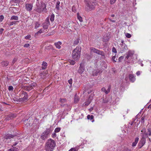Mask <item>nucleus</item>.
Returning <instances> with one entry per match:
<instances>
[{
    "mask_svg": "<svg viewBox=\"0 0 151 151\" xmlns=\"http://www.w3.org/2000/svg\"><path fill=\"white\" fill-rule=\"evenodd\" d=\"M33 5L31 4H25V9L27 11H30L32 9Z\"/></svg>",
    "mask_w": 151,
    "mask_h": 151,
    "instance_id": "nucleus-11",
    "label": "nucleus"
},
{
    "mask_svg": "<svg viewBox=\"0 0 151 151\" xmlns=\"http://www.w3.org/2000/svg\"><path fill=\"white\" fill-rule=\"evenodd\" d=\"M122 44L119 48V50L120 52L122 53L125 52L127 49V47L126 45L123 43V41H122Z\"/></svg>",
    "mask_w": 151,
    "mask_h": 151,
    "instance_id": "nucleus-7",
    "label": "nucleus"
},
{
    "mask_svg": "<svg viewBox=\"0 0 151 151\" xmlns=\"http://www.w3.org/2000/svg\"><path fill=\"white\" fill-rule=\"evenodd\" d=\"M16 60H16V59H14L13 60V61H12L13 63H15V62L16 61Z\"/></svg>",
    "mask_w": 151,
    "mask_h": 151,
    "instance_id": "nucleus-64",
    "label": "nucleus"
},
{
    "mask_svg": "<svg viewBox=\"0 0 151 151\" xmlns=\"http://www.w3.org/2000/svg\"><path fill=\"white\" fill-rule=\"evenodd\" d=\"M45 75V73L43 72L42 73H41L40 74V76H41V78H44V76Z\"/></svg>",
    "mask_w": 151,
    "mask_h": 151,
    "instance_id": "nucleus-40",
    "label": "nucleus"
},
{
    "mask_svg": "<svg viewBox=\"0 0 151 151\" xmlns=\"http://www.w3.org/2000/svg\"><path fill=\"white\" fill-rule=\"evenodd\" d=\"M16 22H15V21L11 22H10L9 25L10 26L12 25L13 24H15V23Z\"/></svg>",
    "mask_w": 151,
    "mask_h": 151,
    "instance_id": "nucleus-54",
    "label": "nucleus"
},
{
    "mask_svg": "<svg viewBox=\"0 0 151 151\" xmlns=\"http://www.w3.org/2000/svg\"><path fill=\"white\" fill-rule=\"evenodd\" d=\"M91 2L92 5L93 6V7L95 8L97 4L96 1L95 0H93Z\"/></svg>",
    "mask_w": 151,
    "mask_h": 151,
    "instance_id": "nucleus-27",
    "label": "nucleus"
},
{
    "mask_svg": "<svg viewBox=\"0 0 151 151\" xmlns=\"http://www.w3.org/2000/svg\"><path fill=\"white\" fill-rule=\"evenodd\" d=\"M70 64L74 65L75 64V62L73 60H70Z\"/></svg>",
    "mask_w": 151,
    "mask_h": 151,
    "instance_id": "nucleus-41",
    "label": "nucleus"
},
{
    "mask_svg": "<svg viewBox=\"0 0 151 151\" xmlns=\"http://www.w3.org/2000/svg\"><path fill=\"white\" fill-rule=\"evenodd\" d=\"M79 100L78 97L75 96L74 99V102L75 103H77Z\"/></svg>",
    "mask_w": 151,
    "mask_h": 151,
    "instance_id": "nucleus-34",
    "label": "nucleus"
},
{
    "mask_svg": "<svg viewBox=\"0 0 151 151\" xmlns=\"http://www.w3.org/2000/svg\"><path fill=\"white\" fill-rule=\"evenodd\" d=\"M10 19L11 20H18V17L17 16H13L11 17V18H10Z\"/></svg>",
    "mask_w": 151,
    "mask_h": 151,
    "instance_id": "nucleus-32",
    "label": "nucleus"
},
{
    "mask_svg": "<svg viewBox=\"0 0 151 151\" xmlns=\"http://www.w3.org/2000/svg\"><path fill=\"white\" fill-rule=\"evenodd\" d=\"M90 49L91 52H93L102 56H104V52L102 51L99 50L93 47H91Z\"/></svg>",
    "mask_w": 151,
    "mask_h": 151,
    "instance_id": "nucleus-5",
    "label": "nucleus"
},
{
    "mask_svg": "<svg viewBox=\"0 0 151 151\" xmlns=\"http://www.w3.org/2000/svg\"><path fill=\"white\" fill-rule=\"evenodd\" d=\"M112 51L113 52H114L115 53H116V49L114 47H113L112 48Z\"/></svg>",
    "mask_w": 151,
    "mask_h": 151,
    "instance_id": "nucleus-51",
    "label": "nucleus"
},
{
    "mask_svg": "<svg viewBox=\"0 0 151 151\" xmlns=\"http://www.w3.org/2000/svg\"><path fill=\"white\" fill-rule=\"evenodd\" d=\"M139 138L137 137L135 138L134 142H133L132 143V145L133 147H134L136 146L139 141Z\"/></svg>",
    "mask_w": 151,
    "mask_h": 151,
    "instance_id": "nucleus-23",
    "label": "nucleus"
},
{
    "mask_svg": "<svg viewBox=\"0 0 151 151\" xmlns=\"http://www.w3.org/2000/svg\"><path fill=\"white\" fill-rule=\"evenodd\" d=\"M24 90L28 91H30L32 89V87H31L30 85H28L27 86H25L24 87Z\"/></svg>",
    "mask_w": 151,
    "mask_h": 151,
    "instance_id": "nucleus-22",
    "label": "nucleus"
},
{
    "mask_svg": "<svg viewBox=\"0 0 151 151\" xmlns=\"http://www.w3.org/2000/svg\"><path fill=\"white\" fill-rule=\"evenodd\" d=\"M60 2L59 1H57L56 5L55 8L58 10H59L60 8Z\"/></svg>",
    "mask_w": 151,
    "mask_h": 151,
    "instance_id": "nucleus-28",
    "label": "nucleus"
},
{
    "mask_svg": "<svg viewBox=\"0 0 151 151\" xmlns=\"http://www.w3.org/2000/svg\"><path fill=\"white\" fill-rule=\"evenodd\" d=\"M133 52L131 50L128 51L126 53L127 55L125 57L126 58L128 59L129 57L133 55Z\"/></svg>",
    "mask_w": 151,
    "mask_h": 151,
    "instance_id": "nucleus-14",
    "label": "nucleus"
},
{
    "mask_svg": "<svg viewBox=\"0 0 151 151\" xmlns=\"http://www.w3.org/2000/svg\"><path fill=\"white\" fill-rule=\"evenodd\" d=\"M141 132L142 133L141 134V136L142 139H145L146 137H148V134L147 132H146L145 128H143Z\"/></svg>",
    "mask_w": 151,
    "mask_h": 151,
    "instance_id": "nucleus-9",
    "label": "nucleus"
},
{
    "mask_svg": "<svg viewBox=\"0 0 151 151\" xmlns=\"http://www.w3.org/2000/svg\"><path fill=\"white\" fill-rule=\"evenodd\" d=\"M45 32V31L44 30H42V29H41L39 31H38L37 32V33H36L35 34V36L37 35L38 34H40L41 33H43Z\"/></svg>",
    "mask_w": 151,
    "mask_h": 151,
    "instance_id": "nucleus-31",
    "label": "nucleus"
},
{
    "mask_svg": "<svg viewBox=\"0 0 151 151\" xmlns=\"http://www.w3.org/2000/svg\"><path fill=\"white\" fill-rule=\"evenodd\" d=\"M29 46V44H26L24 45V47H27Z\"/></svg>",
    "mask_w": 151,
    "mask_h": 151,
    "instance_id": "nucleus-55",
    "label": "nucleus"
},
{
    "mask_svg": "<svg viewBox=\"0 0 151 151\" xmlns=\"http://www.w3.org/2000/svg\"><path fill=\"white\" fill-rule=\"evenodd\" d=\"M52 131L50 128L47 129L46 130L43 132L41 136V138L43 140H45L49 137Z\"/></svg>",
    "mask_w": 151,
    "mask_h": 151,
    "instance_id": "nucleus-4",
    "label": "nucleus"
},
{
    "mask_svg": "<svg viewBox=\"0 0 151 151\" xmlns=\"http://www.w3.org/2000/svg\"><path fill=\"white\" fill-rule=\"evenodd\" d=\"M92 99V98H91L90 97H89L88 100L85 103V105H88L89 104L91 103V100Z\"/></svg>",
    "mask_w": 151,
    "mask_h": 151,
    "instance_id": "nucleus-25",
    "label": "nucleus"
},
{
    "mask_svg": "<svg viewBox=\"0 0 151 151\" xmlns=\"http://www.w3.org/2000/svg\"><path fill=\"white\" fill-rule=\"evenodd\" d=\"M30 35H28L26 36L25 37V38L26 40H30V38H31Z\"/></svg>",
    "mask_w": 151,
    "mask_h": 151,
    "instance_id": "nucleus-42",
    "label": "nucleus"
},
{
    "mask_svg": "<svg viewBox=\"0 0 151 151\" xmlns=\"http://www.w3.org/2000/svg\"><path fill=\"white\" fill-rule=\"evenodd\" d=\"M4 18V17L3 15H1L0 16V21H2L3 20Z\"/></svg>",
    "mask_w": 151,
    "mask_h": 151,
    "instance_id": "nucleus-52",
    "label": "nucleus"
},
{
    "mask_svg": "<svg viewBox=\"0 0 151 151\" xmlns=\"http://www.w3.org/2000/svg\"><path fill=\"white\" fill-rule=\"evenodd\" d=\"M42 68L43 70L45 69L47 66V63L45 62H43L42 64Z\"/></svg>",
    "mask_w": 151,
    "mask_h": 151,
    "instance_id": "nucleus-21",
    "label": "nucleus"
},
{
    "mask_svg": "<svg viewBox=\"0 0 151 151\" xmlns=\"http://www.w3.org/2000/svg\"><path fill=\"white\" fill-rule=\"evenodd\" d=\"M77 18L79 21L81 22L83 21V19L82 17L80 15L79 13H78L77 14Z\"/></svg>",
    "mask_w": 151,
    "mask_h": 151,
    "instance_id": "nucleus-29",
    "label": "nucleus"
},
{
    "mask_svg": "<svg viewBox=\"0 0 151 151\" xmlns=\"http://www.w3.org/2000/svg\"><path fill=\"white\" fill-rule=\"evenodd\" d=\"M17 144L18 143L17 142H16L14 144H13V145H12L13 148H12L8 150V151H17L18 150V148L14 147L16 146Z\"/></svg>",
    "mask_w": 151,
    "mask_h": 151,
    "instance_id": "nucleus-13",
    "label": "nucleus"
},
{
    "mask_svg": "<svg viewBox=\"0 0 151 151\" xmlns=\"http://www.w3.org/2000/svg\"><path fill=\"white\" fill-rule=\"evenodd\" d=\"M28 97L27 93L26 92H24V96L21 99V100L23 101H25L28 98Z\"/></svg>",
    "mask_w": 151,
    "mask_h": 151,
    "instance_id": "nucleus-20",
    "label": "nucleus"
},
{
    "mask_svg": "<svg viewBox=\"0 0 151 151\" xmlns=\"http://www.w3.org/2000/svg\"><path fill=\"white\" fill-rule=\"evenodd\" d=\"M115 58H116V57H115V56H113L112 57V60L114 61V62H116V61L115 60Z\"/></svg>",
    "mask_w": 151,
    "mask_h": 151,
    "instance_id": "nucleus-56",
    "label": "nucleus"
},
{
    "mask_svg": "<svg viewBox=\"0 0 151 151\" xmlns=\"http://www.w3.org/2000/svg\"><path fill=\"white\" fill-rule=\"evenodd\" d=\"M56 145L55 141L51 139H48L45 145V149L46 151L53 150Z\"/></svg>",
    "mask_w": 151,
    "mask_h": 151,
    "instance_id": "nucleus-2",
    "label": "nucleus"
},
{
    "mask_svg": "<svg viewBox=\"0 0 151 151\" xmlns=\"http://www.w3.org/2000/svg\"><path fill=\"white\" fill-rule=\"evenodd\" d=\"M101 90L102 91L104 92L106 94V91H106V89L104 87H103L101 89Z\"/></svg>",
    "mask_w": 151,
    "mask_h": 151,
    "instance_id": "nucleus-50",
    "label": "nucleus"
},
{
    "mask_svg": "<svg viewBox=\"0 0 151 151\" xmlns=\"http://www.w3.org/2000/svg\"><path fill=\"white\" fill-rule=\"evenodd\" d=\"M1 64L3 67H6L8 65L9 62L7 61H4L2 62Z\"/></svg>",
    "mask_w": 151,
    "mask_h": 151,
    "instance_id": "nucleus-26",
    "label": "nucleus"
},
{
    "mask_svg": "<svg viewBox=\"0 0 151 151\" xmlns=\"http://www.w3.org/2000/svg\"><path fill=\"white\" fill-rule=\"evenodd\" d=\"M100 72L101 73V71H100L99 70H94L92 72V75L93 76H96Z\"/></svg>",
    "mask_w": 151,
    "mask_h": 151,
    "instance_id": "nucleus-19",
    "label": "nucleus"
},
{
    "mask_svg": "<svg viewBox=\"0 0 151 151\" xmlns=\"http://www.w3.org/2000/svg\"><path fill=\"white\" fill-rule=\"evenodd\" d=\"M36 6L35 10L38 13L45 12L46 10V5L41 0H37Z\"/></svg>",
    "mask_w": 151,
    "mask_h": 151,
    "instance_id": "nucleus-1",
    "label": "nucleus"
},
{
    "mask_svg": "<svg viewBox=\"0 0 151 151\" xmlns=\"http://www.w3.org/2000/svg\"><path fill=\"white\" fill-rule=\"evenodd\" d=\"M55 132L53 133L52 134V136L53 137H55L56 136V134L55 133Z\"/></svg>",
    "mask_w": 151,
    "mask_h": 151,
    "instance_id": "nucleus-60",
    "label": "nucleus"
},
{
    "mask_svg": "<svg viewBox=\"0 0 151 151\" xmlns=\"http://www.w3.org/2000/svg\"><path fill=\"white\" fill-rule=\"evenodd\" d=\"M54 14H52L50 18V20L52 22L54 20Z\"/></svg>",
    "mask_w": 151,
    "mask_h": 151,
    "instance_id": "nucleus-38",
    "label": "nucleus"
},
{
    "mask_svg": "<svg viewBox=\"0 0 151 151\" xmlns=\"http://www.w3.org/2000/svg\"><path fill=\"white\" fill-rule=\"evenodd\" d=\"M69 151H76V150H75V149L72 148L70 149V150H69Z\"/></svg>",
    "mask_w": 151,
    "mask_h": 151,
    "instance_id": "nucleus-62",
    "label": "nucleus"
},
{
    "mask_svg": "<svg viewBox=\"0 0 151 151\" xmlns=\"http://www.w3.org/2000/svg\"><path fill=\"white\" fill-rule=\"evenodd\" d=\"M87 118L88 119H90V120H91L93 119V115H88L87 116Z\"/></svg>",
    "mask_w": 151,
    "mask_h": 151,
    "instance_id": "nucleus-36",
    "label": "nucleus"
},
{
    "mask_svg": "<svg viewBox=\"0 0 151 151\" xmlns=\"http://www.w3.org/2000/svg\"><path fill=\"white\" fill-rule=\"evenodd\" d=\"M91 4V1L88 2L87 3L85 8V9L86 11L89 12L94 9L95 8L93 7V6Z\"/></svg>",
    "mask_w": 151,
    "mask_h": 151,
    "instance_id": "nucleus-8",
    "label": "nucleus"
},
{
    "mask_svg": "<svg viewBox=\"0 0 151 151\" xmlns=\"http://www.w3.org/2000/svg\"><path fill=\"white\" fill-rule=\"evenodd\" d=\"M110 87L109 86L108 87L107 90H106V94H107L110 91Z\"/></svg>",
    "mask_w": 151,
    "mask_h": 151,
    "instance_id": "nucleus-47",
    "label": "nucleus"
},
{
    "mask_svg": "<svg viewBox=\"0 0 151 151\" xmlns=\"http://www.w3.org/2000/svg\"><path fill=\"white\" fill-rule=\"evenodd\" d=\"M85 70V69L84 68V67L83 66V65L82 64H81L80 67L78 70V73H79L81 74Z\"/></svg>",
    "mask_w": 151,
    "mask_h": 151,
    "instance_id": "nucleus-12",
    "label": "nucleus"
},
{
    "mask_svg": "<svg viewBox=\"0 0 151 151\" xmlns=\"http://www.w3.org/2000/svg\"><path fill=\"white\" fill-rule=\"evenodd\" d=\"M145 139H142L141 141L139 142V148H141L142 146H143L145 143Z\"/></svg>",
    "mask_w": 151,
    "mask_h": 151,
    "instance_id": "nucleus-15",
    "label": "nucleus"
},
{
    "mask_svg": "<svg viewBox=\"0 0 151 151\" xmlns=\"http://www.w3.org/2000/svg\"><path fill=\"white\" fill-rule=\"evenodd\" d=\"M3 30H4L3 29L1 28L0 29V34H2Z\"/></svg>",
    "mask_w": 151,
    "mask_h": 151,
    "instance_id": "nucleus-59",
    "label": "nucleus"
},
{
    "mask_svg": "<svg viewBox=\"0 0 151 151\" xmlns=\"http://www.w3.org/2000/svg\"><path fill=\"white\" fill-rule=\"evenodd\" d=\"M145 119V116H143L142 117L141 119V122L142 123H144V119Z\"/></svg>",
    "mask_w": 151,
    "mask_h": 151,
    "instance_id": "nucleus-46",
    "label": "nucleus"
},
{
    "mask_svg": "<svg viewBox=\"0 0 151 151\" xmlns=\"http://www.w3.org/2000/svg\"><path fill=\"white\" fill-rule=\"evenodd\" d=\"M66 101V100L65 99H60V102L61 103H65Z\"/></svg>",
    "mask_w": 151,
    "mask_h": 151,
    "instance_id": "nucleus-35",
    "label": "nucleus"
},
{
    "mask_svg": "<svg viewBox=\"0 0 151 151\" xmlns=\"http://www.w3.org/2000/svg\"><path fill=\"white\" fill-rule=\"evenodd\" d=\"M140 74V72L139 71H138L136 73V74L137 76H138Z\"/></svg>",
    "mask_w": 151,
    "mask_h": 151,
    "instance_id": "nucleus-58",
    "label": "nucleus"
},
{
    "mask_svg": "<svg viewBox=\"0 0 151 151\" xmlns=\"http://www.w3.org/2000/svg\"><path fill=\"white\" fill-rule=\"evenodd\" d=\"M148 132V135L149 136L151 135V130L150 129H147Z\"/></svg>",
    "mask_w": 151,
    "mask_h": 151,
    "instance_id": "nucleus-43",
    "label": "nucleus"
},
{
    "mask_svg": "<svg viewBox=\"0 0 151 151\" xmlns=\"http://www.w3.org/2000/svg\"><path fill=\"white\" fill-rule=\"evenodd\" d=\"M61 44L62 42L60 41L58 42L54 43L55 45L56 48L58 49H60V45Z\"/></svg>",
    "mask_w": 151,
    "mask_h": 151,
    "instance_id": "nucleus-17",
    "label": "nucleus"
},
{
    "mask_svg": "<svg viewBox=\"0 0 151 151\" xmlns=\"http://www.w3.org/2000/svg\"><path fill=\"white\" fill-rule=\"evenodd\" d=\"M81 47L79 46H77L73 51L72 57L75 60H78L81 56Z\"/></svg>",
    "mask_w": 151,
    "mask_h": 151,
    "instance_id": "nucleus-3",
    "label": "nucleus"
},
{
    "mask_svg": "<svg viewBox=\"0 0 151 151\" xmlns=\"http://www.w3.org/2000/svg\"><path fill=\"white\" fill-rule=\"evenodd\" d=\"M103 63L104 64V66L102 67V69L104 70L105 68H106L107 66L104 62H103Z\"/></svg>",
    "mask_w": 151,
    "mask_h": 151,
    "instance_id": "nucleus-48",
    "label": "nucleus"
},
{
    "mask_svg": "<svg viewBox=\"0 0 151 151\" xmlns=\"http://www.w3.org/2000/svg\"><path fill=\"white\" fill-rule=\"evenodd\" d=\"M50 23L49 19H47L45 22L42 24L43 28L44 30L47 29L50 25Z\"/></svg>",
    "mask_w": 151,
    "mask_h": 151,
    "instance_id": "nucleus-10",
    "label": "nucleus"
},
{
    "mask_svg": "<svg viewBox=\"0 0 151 151\" xmlns=\"http://www.w3.org/2000/svg\"><path fill=\"white\" fill-rule=\"evenodd\" d=\"M68 82L71 85L72 83V79H70L68 81Z\"/></svg>",
    "mask_w": 151,
    "mask_h": 151,
    "instance_id": "nucleus-53",
    "label": "nucleus"
},
{
    "mask_svg": "<svg viewBox=\"0 0 151 151\" xmlns=\"http://www.w3.org/2000/svg\"><path fill=\"white\" fill-rule=\"evenodd\" d=\"M116 0H110V3L111 4H113L116 1Z\"/></svg>",
    "mask_w": 151,
    "mask_h": 151,
    "instance_id": "nucleus-49",
    "label": "nucleus"
},
{
    "mask_svg": "<svg viewBox=\"0 0 151 151\" xmlns=\"http://www.w3.org/2000/svg\"><path fill=\"white\" fill-rule=\"evenodd\" d=\"M60 128L59 127H57L56 128L55 130V132L57 133V132H58L60 131Z\"/></svg>",
    "mask_w": 151,
    "mask_h": 151,
    "instance_id": "nucleus-39",
    "label": "nucleus"
},
{
    "mask_svg": "<svg viewBox=\"0 0 151 151\" xmlns=\"http://www.w3.org/2000/svg\"><path fill=\"white\" fill-rule=\"evenodd\" d=\"M103 41H104V42H107L108 40V39H107L105 40L104 39V37L103 38Z\"/></svg>",
    "mask_w": 151,
    "mask_h": 151,
    "instance_id": "nucleus-61",
    "label": "nucleus"
},
{
    "mask_svg": "<svg viewBox=\"0 0 151 151\" xmlns=\"http://www.w3.org/2000/svg\"><path fill=\"white\" fill-rule=\"evenodd\" d=\"M126 36L128 38H130L131 37V35L130 34L127 33L126 34Z\"/></svg>",
    "mask_w": 151,
    "mask_h": 151,
    "instance_id": "nucleus-44",
    "label": "nucleus"
},
{
    "mask_svg": "<svg viewBox=\"0 0 151 151\" xmlns=\"http://www.w3.org/2000/svg\"><path fill=\"white\" fill-rule=\"evenodd\" d=\"M30 86H31L32 88L33 89L34 87H35L37 86V84L35 82H33L31 83L30 84Z\"/></svg>",
    "mask_w": 151,
    "mask_h": 151,
    "instance_id": "nucleus-33",
    "label": "nucleus"
},
{
    "mask_svg": "<svg viewBox=\"0 0 151 151\" xmlns=\"http://www.w3.org/2000/svg\"><path fill=\"white\" fill-rule=\"evenodd\" d=\"M16 116L14 114H11L7 116L6 119L7 120H9L12 119L15 117Z\"/></svg>",
    "mask_w": 151,
    "mask_h": 151,
    "instance_id": "nucleus-18",
    "label": "nucleus"
},
{
    "mask_svg": "<svg viewBox=\"0 0 151 151\" xmlns=\"http://www.w3.org/2000/svg\"><path fill=\"white\" fill-rule=\"evenodd\" d=\"M13 87L12 86H9L8 89L9 91H12L13 90Z\"/></svg>",
    "mask_w": 151,
    "mask_h": 151,
    "instance_id": "nucleus-45",
    "label": "nucleus"
},
{
    "mask_svg": "<svg viewBox=\"0 0 151 151\" xmlns=\"http://www.w3.org/2000/svg\"><path fill=\"white\" fill-rule=\"evenodd\" d=\"M124 58V57L121 56L119 58V60L120 61L121 60L123 59Z\"/></svg>",
    "mask_w": 151,
    "mask_h": 151,
    "instance_id": "nucleus-57",
    "label": "nucleus"
},
{
    "mask_svg": "<svg viewBox=\"0 0 151 151\" xmlns=\"http://www.w3.org/2000/svg\"><path fill=\"white\" fill-rule=\"evenodd\" d=\"M129 78L130 81L132 82H133L135 80L134 75L132 74H130L129 75Z\"/></svg>",
    "mask_w": 151,
    "mask_h": 151,
    "instance_id": "nucleus-16",
    "label": "nucleus"
},
{
    "mask_svg": "<svg viewBox=\"0 0 151 151\" xmlns=\"http://www.w3.org/2000/svg\"><path fill=\"white\" fill-rule=\"evenodd\" d=\"M80 39L79 38L76 39L73 42V44L74 45H77L79 42Z\"/></svg>",
    "mask_w": 151,
    "mask_h": 151,
    "instance_id": "nucleus-30",
    "label": "nucleus"
},
{
    "mask_svg": "<svg viewBox=\"0 0 151 151\" xmlns=\"http://www.w3.org/2000/svg\"><path fill=\"white\" fill-rule=\"evenodd\" d=\"M40 26V24L38 22H36L35 23V28L37 29V28L39 27Z\"/></svg>",
    "mask_w": 151,
    "mask_h": 151,
    "instance_id": "nucleus-37",
    "label": "nucleus"
},
{
    "mask_svg": "<svg viewBox=\"0 0 151 151\" xmlns=\"http://www.w3.org/2000/svg\"><path fill=\"white\" fill-rule=\"evenodd\" d=\"M90 49L91 52H93L102 56H104V52L102 51L99 50L93 47H91Z\"/></svg>",
    "mask_w": 151,
    "mask_h": 151,
    "instance_id": "nucleus-6",
    "label": "nucleus"
},
{
    "mask_svg": "<svg viewBox=\"0 0 151 151\" xmlns=\"http://www.w3.org/2000/svg\"><path fill=\"white\" fill-rule=\"evenodd\" d=\"M74 6H73L72 7V9L73 11L74 12H75L76 11L75 10V9H74Z\"/></svg>",
    "mask_w": 151,
    "mask_h": 151,
    "instance_id": "nucleus-63",
    "label": "nucleus"
},
{
    "mask_svg": "<svg viewBox=\"0 0 151 151\" xmlns=\"http://www.w3.org/2000/svg\"><path fill=\"white\" fill-rule=\"evenodd\" d=\"M14 136L11 134H7L5 137L4 139H10L13 138Z\"/></svg>",
    "mask_w": 151,
    "mask_h": 151,
    "instance_id": "nucleus-24",
    "label": "nucleus"
}]
</instances>
